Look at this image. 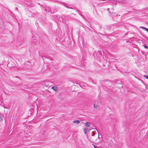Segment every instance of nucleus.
<instances>
[{
	"label": "nucleus",
	"instance_id": "obj_6",
	"mask_svg": "<svg viewBox=\"0 0 148 148\" xmlns=\"http://www.w3.org/2000/svg\"><path fill=\"white\" fill-rule=\"evenodd\" d=\"M140 27L142 29H143L144 30L147 31V30L148 29L147 28L145 27Z\"/></svg>",
	"mask_w": 148,
	"mask_h": 148
},
{
	"label": "nucleus",
	"instance_id": "obj_9",
	"mask_svg": "<svg viewBox=\"0 0 148 148\" xmlns=\"http://www.w3.org/2000/svg\"><path fill=\"white\" fill-rule=\"evenodd\" d=\"M144 47H145V48L146 49H148V47L147 46H146L145 44L144 45Z\"/></svg>",
	"mask_w": 148,
	"mask_h": 148
},
{
	"label": "nucleus",
	"instance_id": "obj_14",
	"mask_svg": "<svg viewBox=\"0 0 148 148\" xmlns=\"http://www.w3.org/2000/svg\"><path fill=\"white\" fill-rule=\"evenodd\" d=\"M94 147L95 148L96 147V146H94Z\"/></svg>",
	"mask_w": 148,
	"mask_h": 148
},
{
	"label": "nucleus",
	"instance_id": "obj_15",
	"mask_svg": "<svg viewBox=\"0 0 148 148\" xmlns=\"http://www.w3.org/2000/svg\"><path fill=\"white\" fill-rule=\"evenodd\" d=\"M16 9H17V8L16 7Z\"/></svg>",
	"mask_w": 148,
	"mask_h": 148
},
{
	"label": "nucleus",
	"instance_id": "obj_11",
	"mask_svg": "<svg viewBox=\"0 0 148 148\" xmlns=\"http://www.w3.org/2000/svg\"><path fill=\"white\" fill-rule=\"evenodd\" d=\"M144 77H146L147 79H148V76H146L145 75H144Z\"/></svg>",
	"mask_w": 148,
	"mask_h": 148
},
{
	"label": "nucleus",
	"instance_id": "obj_4",
	"mask_svg": "<svg viewBox=\"0 0 148 148\" xmlns=\"http://www.w3.org/2000/svg\"><path fill=\"white\" fill-rule=\"evenodd\" d=\"M90 123L89 122H87L85 124V126L86 127H90Z\"/></svg>",
	"mask_w": 148,
	"mask_h": 148
},
{
	"label": "nucleus",
	"instance_id": "obj_10",
	"mask_svg": "<svg viewBox=\"0 0 148 148\" xmlns=\"http://www.w3.org/2000/svg\"><path fill=\"white\" fill-rule=\"evenodd\" d=\"M94 107L95 108H97V105H95V104L94 105Z\"/></svg>",
	"mask_w": 148,
	"mask_h": 148
},
{
	"label": "nucleus",
	"instance_id": "obj_2",
	"mask_svg": "<svg viewBox=\"0 0 148 148\" xmlns=\"http://www.w3.org/2000/svg\"><path fill=\"white\" fill-rule=\"evenodd\" d=\"M25 65V66H30L32 65V64L31 62H26L24 64Z\"/></svg>",
	"mask_w": 148,
	"mask_h": 148
},
{
	"label": "nucleus",
	"instance_id": "obj_5",
	"mask_svg": "<svg viewBox=\"0 0 148 148\" xmlns=\"http://www.w3.org/2000/svg\"><path fill=\"white\" fill-rule=\"evenodd\" d=\"M73 123H76L77 124H78L80 123V122L79 120H75L73 122Z\"/></svg>",
	"mask_w": 148,
	"mask_h": 148
},
{
	"label": "nucleus",
	"instance_id": "obj_7",
	"mask_svg": "<svg viewBox=\"0 0 148 148\" xmlns=\"http://www.w3.org/2000/svg\"><path fill=\"white\" fill-rule=\"evenodd\" d=\"M88 130L87 128H85L84 130V132L85 134L86 133Z\"/></svg>",
	"mask_w": 148,
	"mask_h": 148
},
{
	"label": "nucleus",
	"instance_id": "obj_3",
	"mask_svg": "<svg viewBox=\"0 0 148 148\" xmlns=\"http://www.w3.org/2000/svg\"><path fill=\"white\" fill-rule=\"evenodd\" d=\"M52 88L54 91H57L58 90V88L57 87L54 86L52 87Z\"/></svg>",
	"mask_w": 148,
	"mask_h": 148
},
{
	"label": "nucleus",
	"instance_id": "obj_8",
	"mask_svg": "<svg viewBox=\"0 0 148 148\" xmlns=\"http://www.w3.org/2000/svg\"><path fill=\"white\" fill-rule=\"evenodd\" d=\"M3 119L2 116L0 115V122L2 121H3Z\"/></svg>",
	"mask_w": 148,
	"mask_h": 148
},
{
	"label": "nucleus",
	"instance_id": "obj_16",
	"mask_svg": "<svg viewBox=\"0 0 148 148\" xmlns=\"http://www.w3.org/2000/svg\"><path fill=\"white\" fill-rule=\"evenodd\" d=\"M99 137V135H98V137Z\"/></svg>",
	"mask_w": 148,
	"mask_h": 148
},
{
	"label": "nucleus",
	"instance_id": "obj_13",
	"mask_svg": "<svg viewBox=\"0 0 148 148\" xmlns=\"http://www.w3.org/2000/svg\"><path fill=\"white\" fill-rule=\"evenodd\" d=\"M147 32H148V29H147Z\"/></svg>",
	"mask_w": 148,
	"mask_h": 148
},
{
	"label": "nucleus",
	"instance_id": "obj_12",
	"mask_svg": "<svg viewBox=\"0 0 148 148\" xmlns=\"http://www.w3.org/2000/svg\"><path fill=\"white\" fill-rule=\"evenodd\" d=\"M66 7L68 8L73 9V8L68 6H66Z\"/></svg>",
	"mask_w": 148,
	"mask_h": 148
},
{
	"label": "nucleus",
	"instance_id": "obj_1",
	"mask_svg": "<svg viewBox=\"0 0 148 148\" xmlns=\"http://www.w3.org/2000/svg\"><path fill=\"white\" fill-rule=\"evenodd\" d=\"M97 136V135L96 136L95 133L94 132H92L91 134V137H90L88 136L87 138L90 141L92 142H94L98 138Z\"/></svg>",
	"mask_w": 148,
	"mask_h": 148
}]
</instances>
